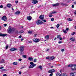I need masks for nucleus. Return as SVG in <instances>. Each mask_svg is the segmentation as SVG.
<instances>
[{
  "label": "nucleus",
  "mask_w": 76,
  "mask_h": 76,
  "mask_svg": "<svg viewBox=\"0 0 76 76\" xmlns=\"http://www.w3.org/2000/svg\"><path fill=\"white\" fill-rule=\"evenodd\" d=\"M73 66V64H70V65H68V67H72V66Z\"/></svg>",
  "instance_id": "obj_30"
},
{
  "label": "nucleus",
  "mask_w": 76,
  "mask_h": 76,
  "mask_svg": "<svg viewBox=\"0 0 76 76\" xmlns=\"http://www.w3.org/2000/svg\"><path fill=\"white\" fill-rule=\"evenodd\" d=\"M70 39L71 40V41H74L75 40V38L73 37H72Z\"/></svg>",
  "instance_id": "obj_21"
},
{
  "label": "nucleus",
  "mask_w": 76,
  "mask_h": 76,
  "mask_svg": "<svg viewBox=\"0 0 76 76\" xmlns=\"http://www.w3.org/2000/svg\"><path fill=\"white\" fill-rule=\"evenodd\" d=\"M37 60L36 58H35L34 59V62H35L37 61Z\"/></svg>",
  "instance_id": "obj_39"
},
{
  "label": "nucleus",
  "mask_w": 76,
  "mask_h": 76,
  "mask_svg": "<svg viewBox=\"0 0 76 76\" xmlns=\"http://www.w3.org/2000/svg\"><path fill=\"white\" fill-rule=\"evenodd\" d=\"M24 68H25V66H23L21 67L20 69H24Z\"/></svg>",
  "instance_id": "obj_32"
},
{
  "label": "nucleus",
  "mask_w": 76,
  "mask_h": 76,
  "mask_svg": "<svg viewBox=\"0 0 76 76\" xmlns=\"http://www.w3.org/2000/svg\"><path fill=\"white\" fill-rule=\"evenodd\" d=\"M0 8H3V6L2 5H1L0 6Z\"/></svg>",
  "instance_id": "obj_47"
},
{
  "label": "nucleus",
  "mask_w": 76,
  "mask_h": 76,
  "mask_svg": "<svg viewBox=\"0 0 76 76\" xmlns=\"http://www.w3.org/2000/svg\"><path fill=\"white\" fill-rule=\"evenodd\" d=\"M61 51H64V49H62Z\"/></svg>",
  "instance_id": "obj_55"
},
{
  "label": "nucleus",
  "mask_w": 76,
  "mask_h": 76,
  "mask_svg": "<svg viewBox=\"0 0 76 76\" xmlns=\"http://www.w3.org/2000/svg\"><path fill=\"white\" fill-rule=\"evenodd\" d=\"M33 59H34V58L29 57L28 58V60H29L30 61H33Z\"/></svg>",
  "instance_id": "obj_18"
},
{
  "label": "nucleus",
  "mask_w": 76,
  "mask_h": 76,
  "mask_svg": "<svg viewBox=\"0 0 76 76\" xmlns=\"http://www.w3.org/2000/svg\"><path fill=\"white\" fill-rule=\"evenodd\" d=\"M66 31H69V28H66Z\"/></svg>",
  "instance_id": "obj_58"
},
{
  "label": "nucleus",
  "mask_w": 76,
  "mask_h": 76,
  "mask_svg": "<svg viewBox=\"0 0 76 76\" xmlns=\"http://www.w3.org/2000/svg\"><path fill=\"white\" fill-rule=\"evenodd\" d=\"M59 26H60V24H58L57 25L56 27L57 28H58Z\"/></svg>",
  "instance_id": "obj_35"
},
{
  "label": "nucleus",
  "mask_w": 76,
  "mask_h": 76,
  "mask_svg": "<svg viewBox=\"0 0 76 76\" xmlns=\"http://www.w3.org/2000/svg\"><path fill=\"white\" fill-rule=\"evenodd\" d=\"M53 73H51L50 75L49 76H53Z\"/></svg>",
  "instance_id": "obj_45"
},
{
  "label": "nucleus",
  "mask_w": 76,
  "mask_h": 76,
  "mask_svg": "<svg viewBox=\"0 0 76 76\" xmlns=\"http://www.w3.org/2000/svg\"><path fill=\"white\" fill-rule=\"evenodd\" d=\"M13 64L14 65H17V64H18V62H14L13 63Z\"/></svg>",
  "instance_id": "obj_22"
},
{
  "label": "nucleus",
  "mask_w": 76,
  "mask_h": 76,
  "mask_svg": "<svg viewBox=\"0 0 76 76\" xmlns=\"http://www.w3.org/2000/svg\"><path fill=\"white\" fill-rule=\"evenodd\" d=\"M3 66L1 67L0 68V69H3Z\"/></svg>",
  "instance_id": "obj_56"
},
{
  "label": "nucleus",
  "mask_w": 76,
  "mask_h": 76,
  "mask_svg": "<svg viewBox=\"0 0 76 76\" xmlns=\"http://www.w3.org/2000/svg\"><path fill=\"white\" fill-rule=\"evenodd\" d=\"M20 13V11H17L15 12V14L16 15H19Z\"/></svg>",
  "instance_id": "obj_19"
},
{
  "label": "nucleus",
  "mask_w": 76,
  "mask_h": 76,
  "mask_svg": "<svg viewBox=\"0 0 76 76\" xmlns=\"http://www.w3.org/2000/svg\"><path fill=\"white\" fill-rule=\"evenodd\" d=\"M61 35H58L57 36V38H60V37H61Z\"/></svg>",
  "instance_id": "obj_24"
},
{
  "label": "nucleus",
  "mask_w": 76,
  "mask_h": 76,
  "mask_svg": "<svg viewBox=\"0 0 76 76\" xmlns=\"http://www.w3.org/2000/svg\"><path fill=\"white\" fill-rule=\"evenodd\" d=\"M7 7H9V8H10V7H12V5H11V4H8L7 5Z\"/></svg>",
  "instance_id": "obj_17"
},
{
  "label": "nucleus",
  "mask_w": 76,
  "mask_h": 76,
  "mask_svg": "<svg viewBox=\"0 0 76 76\" xmlns=\"http://www.w3.org/2000/svg\"><path fill=\"white\" fill-rule=\"evenodd\" d=\"M54 18H52L51 19V21L53 22V21H54Z\"/></svg>",
  "instance_id": "obj_43"
},
{
  "label": "nucleus",
  "mask_w": 76,
  "mask_h": 76,
  "mask_svg": "<svg viewBox=\"0 0 76 76\" xmlns=\"http://www.w3.org/2000/svg\"><path fill=\"white\" fill-rule=\"evenodd\" d=\"M60 5V3H57L56 4H52V6H59V5Z\"/></svg>",
  "instance_id": "obj_10"
},
{
  "label": "nucleus",
  "mask_w": 76,
  "mask_h": 76,
  "mask_svg": "<svg viewBox=\"0 0 76 76\" xmlns=\"http://www.w3.org/2000/svg\"><path fill=\"white\" fill-rule=\"evenodd\" d=\"M63 32H64L65 34H66L67 33V32L66 31V30H65L64 29H63L62 31Z\"/></svg>",
  "instance_id": "obj_23"
},
{
  "label": "nucleus",
  "mask_w": 76,
  "mask_h": 76,
  "mask_svg": "<svg viewBox=\"0 0 76 76\" xmlns=\"http://www.w3.org/2000/svg\"><path fill=\"white\" fill-rule=\"evenodd\" d=\"M38 68H39V69H40V70H42V66H39L38 67Z\"/></svg>",
  "instance_id": "obj_33"
},
{
  "label": "nucleus",
  "mask_w": 76,
  "mask_h": 76,
  "mask_svg": "<svg viewBox=\"0 0 76 76\" xmlns=\"http://www.w3.org/2000/svg\"><path fill=\"white\" fill-rule=\"evenodd\" d=\"M75 72H72L70 74V76H75Z\"/></svg>",
  "instance_id": "obj_16"
},
{
  "label": "nucleus",
  "mask_w": 76,
  "mask_h": 76,
  "mask_svg": "<svg viewBox=\"0 0 76 76\" xmlns=\"http://www.w3.org/2000/svg\"><path fill=\"white\" fill-rule=\"evenodd\" d=\"M72 8H74V5H72Z\"/></svg>",
  "instance_id": "obj_63"
},
{
  "label": "nucleus",
  "mask_w": 76,
  "mask_h": 76,
  "mask_svg": "<svg viewBox=\"0 0 76 76\" xmlns=\"http://www.w3.org/2000/svg\"><path fill=\"white\" fill-rule=\"evenodd\" d=\"M20 51L21 52H23L25 48V46H22L20 47Z\"/></svg>",
  "instance_id": "obj_2"
},
{
  "label": "nucleus",
  "mask_w": 76,
  "mask_h": 76,
  "mask_svg": "<svg viewBox=\"0 0 76 76\" xmlns=\"http://www.w3.org/2000/svg\"><path fill=\"white\" fill-rule=\"evenodd\" d=\"M74 13L75 15H76V11L74 12Z\"/></svg>",
  "instance_id": "obj_64"
},
{
  "label": "nucleus",
  "mask_w": 76,
  "mask_h": 76,
  "mask_svg": "<svg viewBox=\"0 0 76 76\" xmlns=\"http://www.w3.org/2000/svg\"><path fill=\"white\" fill-rule=\"evenodd\" d=\"M40 41V39L37 38L34 39H33L34 42H36V43L38 42H39Z\"/></svg>",
  "instance_id": "obj_5"
},
{
  "label": "nucleus",
  "mask_w": 76,
  "mask_h": 76,
  "mask_svg": "<svg viewBox=\"0 0 76 76\" xmlns=\"http://www.w3.org/2000/svg\"><path fill=\"white\" fill-rule=\"evenodd\" d=\"M63 75H61V76H67V75L66 74H62Z\"/></svg>",
  "instance_id": "obj_29"
},
{
  "label": "nucleus",
  "mask_w": 76,
  "mask_h": 76,
  "mask_svg": "<svg viewBox=\"0 0 76 76\" xmlns=\"http://www.w3.org/2000/svg\"><path fill=\"white\" fill-rule=\"evenodd\" d=\"M54 58H55V57H54V56L50 57V58H49L50 60H54Z\"/></svg>",
  "instance_id": "obj_15"
},
{
  "label": "nucleus",
  "mask_w": 76,
  "mask_h": 76,
  "mask_svg": "<svg viewBox=\"0 0 76 76\" xmlns=\"http://www.w3.org/2000/svg\"><path fill=\"white\" fill-rule=\"evenodd\" d=\"M19 38H22V36L20 35V36L19 37Z\"/></svg>",
  "instance_id": "obj_57"
},
{
  "label": "nucleus",
  "mask_w": 76,
  "mask_h": 76,
  "mask_svg": "<svg viewBox=\"0 0 76 76\" xmlns=\"http://www.w3.org/2000/svg\"><path fill=\"white\" fill-rule=\"evenodd\" d=\"M2 19L4 21H6V20H7V17L6 16L4 15L2 18Z\"/></svg>",
  "instance_id": "obj_6"
},
{
  "label": "nucleus",
  "mask_w": 76,
  "mask_h": 76,
  "mask_svg": "<svg viewBox=\"0 0 76 76\" xmlns=\"http://www.w3.org/2000/svg\"><path fill=\"white\" fill-rule=\"evenodd\" d=\"M22 56H23V57L24 58H26V56L25 55H23Z\"/></svg>",
  "instance_id": "obj_36"
},
{
  "label": "nucleus",
  "mask_w": 76,
  "mask_h": 76,
  "mask_svg": "<svg viewBox=\"0 0 76 76\" xmlns=\"http://www.w3.org/2000/svg\"><path fill=\"white\" fill-rule=\"evenodd\" d=\"M44 18V16L42 15H41L39 17V19H42V20Z\"/></svg>",
  "instance_id": "obj_9"
},
{
  "label": "nucleus",
  "mask_w": 76,
  "mask_h": 76,
  "mask_svg": "<svg viewBox=\"0 0 76 76\" xmlns=\"http://www.w3.org/2000/svg\"><path fill=\"white\" fill-rule=\"evenodd\" d=\"M49 35H48L45 36V39L46 40H48L49 39Z\"/></svg>",
  "instance_id": "obj_13"
},
{
  "label": "nucleus",
  "mask_w": 76,
  "mask_h": 76,
  "mask_svg": "<svg viewBox=\"0 0 76 76\" xmlns=\"http://www.w3.org/2000/svg\"><path fill=\"white\" fill-rule=\"evenodd\" d=\"M30 64L31 65L29 66V69H31V68H33L35 66H36V64H34V63L33 62H30Z\"/></svg>",
  "instance_id": "obj_1"
},
{
  "label": "nucleus",
  "mask_w": 76,
  "mask_h": 76,
  "mask_svg": "<svg viewBox=\"0 0 76 76\" xmlns=\"http://www.w3.org/2000/svg\"><path fill=\"white\" fill-rule=\"evenodd\" d=\"M73 3L74 4H76V2H74Z\"/></svg>",
  "instance_id": "obj_62"
},
{
  "label": "nucleus",
  "mask_w": 76,
  "mask_h": 76,
  "mask_svg": "<svg viewBox=\"0 0 76 76\" xmlns=\"http://www.w3.org/2000/svg\"><path fill=\"white\" fill-rule=\"evenodd\" d=\"M12 29V28H11V26H10L9 27V29Z\"/></svg>",
  "instance_id": "obj_54"
},
{
  "label": "nucleus",
  "mask_w": 76,
  "mask_h": 76,
  "mask_svg": "<svg viewBox=\"0 0 76 76\" xmlns=\"http://www.w3.org/2000/svg\"><path fill=\"white\" fill-rule=\"evenodd\" d=\"M8 47H9V46H6V49H7Z\"/></svg>",
  "instance_id": "obj_48"
},
{
  "label": "nucleus",
  "mask_w": 76,
  "mask_h": 76,
  "mask_svg": "<svg viewBox=\"0 0 76 76\" xmlns=\"http://www.w3.org/2000/svg\"><path fill=\"white\" fill-rule=\"evenodd\" d=\"M4 61V59H2L1 61V63H3Z\"/></svg>",
  "instance_id": "obj_40"
},
{
  "label": "nucleus",
  "mask_w": 76,
  "mask_h": 76,
  "mask_svg": "<svg viewBox=\"0 0 76 76\" xmlns=\"http://www.w3.org/2000/svg\"><path fill=\"white\" fill-rule=\"evenodd\" d=\"M37 34H34V37H36L37 36Z\"/></svg>",
  "instance_id": "obj_60"
},
{
  "label": "nucleus",
  "mask_w": 76,
  "mask_h": 76,
  "mask_svg": "<svg viewBox=\"0 0 76 76\" xmlns=\"http://www.w3.org/2000/svg\"><path fill=\"white\" fill-rule=\"evenodd\" d=\"M61 5H63V6H65L66 5V4H64L63 3H61Z\"/></svg>",
  "instance_id": "obj_37"
},
{
  "label": "nucleus",
  "mask_w": 76,
  "mask_h": 76,
  "mask_svg": "<svg viewBox=\"0 0 76 76\" xmlns=\"http://www.w3.org/2000/svg\"><path fill=\"white\" fill-rule=\"evenodd\" d=\"M67 20L69 21H72V19H70V18H68L67 19Z\"/></svg>",
  "instance_id": "obj_25"
},
{
  "label": "nucleus",
  "mask_w": 76,
  "mask_h": 76,
  "mask_svg": "<svg viewBox=\"0 0 76 76\" xmlns=\"http://www.w3.org/2000/svg\"><path fill=\"white\" fill-rule=\"evenodd\" d=\"M43 22H42V21L41 20H39L37 21L36 23L37 25H41V24H42Z\"/></svg>",
  "instance_id": "obj_4"
},
{
  "label": "nucleus",
  "mask_w": 76,
  "mask_h": 76,
  "mask_svg": "<svg viewBox=\"0 0 76 76\" xmlns=\"http://www.w3.org/2000/svg\"><path fill=\"white\" fill-rule=\"evenodd\" d=\"M58 44H61V43H62V41H60L58 42Z\"/></svg>",
  "instance_id": "obj_46"
},
{
  "label": "nucleus",
  "mask_w": 76,
  "mask_h": 76,
  "mask_svg": "<svg viewBox=\"0 0 76 76\" xmlns=\"http://www.w3.org/2000/svg\"><path fill=\"white\" fill-rule=\"evenodd\" d=\"M18 60L20 61H22V59L19 58V59H18Z\"/></svg>",
  "instance_id": "obj_49"
},
{
  "label": "nucleus",
  "mask_w": 76,
  "mask_h": 76,
  "mask_svg": "<svg viewBox=\"0 0 76 76\" xmlns=\"http://www.w3.org/2000/svg\"><path fill=\"white\" fill-rule=\"evenodd\" d=\"M76 69V65L75 64H72V70H75Z\"/></svg>",
  "instance_id": "obj_3"
},
{
  "label": "nucleus",
  "mask_w": 76,
  "mask_h": 76,
  "mask_svg": "<svg viewBox=\"0 0 76 76\" xmlns=\"http://www.w3.org/2000/svg\"><path fill=\"white\" fill-rule=\"evenodd\" d=\"M19 75H21V74H22V72H19Z\"/></svg>",
  "instance_id": "obj_51"
},
{
  "label": "nucleus",
  "mask_w": 76,
  "mask_h": 76,
  "mask_svg": "<svg viewBox=\"0 0 76 76\" xmlns=\"http://www.w3.org/2000/svg\"><path fill=\"white\" fill-rule=\"evenodd\" d=\"M28 34H31L32 33V31H29L28 32Z\"/></svg>",
  "instance_id": "obj_31"
},
{
  "label": "nucleus",
  "mask_w": 76,
  "mask_h": 76,
  "mask_svg": "<svg viewBox=\"0 0 76 76\" xmlns=\"http://www.w3.org/2000/svg\"><path fill=\"white\" fill-rule=\"evenodd\" d=\"M1 70V71H7V70L6 69H2Z\"/></svg>",
  "instance_id": "obj_41"
},
{
  "label": "nucleus",
  "mask_w": 76,
  "mask_h": 76,
  "mask_svg": "<svg viewBox=\"0 0 76 76\" xmlns=\"http://www.w3.org/2000/svg\"><path fill=\"white\" fill-rule=\"evenodd\" d=\"M22 33H23V31L21 30L19 31V34H22Z\"/></svg>",
  "instance_id": "obj_28"
},
{
  "label": "nucleus",
  "mask_w": 76,
  "mask_h": 76,
  "mask_svg": "<svg viewBox=\"0 0 76 76\" xmlns=\"http://www.w3.org/2000/svg\"><path fill=\"white\" fill-rule=\"evenodd\" d=\"M56 71V70L54 69H51L50 70H49L48 71V73H53L54 72H55Z\"/></svg>",
  "instance_id": "obj_7"
},
{
  "label": "nucleus",
  "mask_w": 76,
  "mask_h": 76,
  "mask_svg": "<svg viewBox=\"0 0 76 76\" xmlns=\"http://www.w3.org/2000/svg\"><path fill=\"white\" fill-rule=\"evenodd\" d=\"M49 16L50 17H52V16H53V15L52 14L49 15Z\"/></svg>",
  "instance_id": "obj_42"
},
{
  "label": "nucleus",
  "mask_w": 76,
  "mask_h": 76,
  "mask_svg": "<svg viewBox=\"0 0 76 76\" xmlns=\"http://www.w3.org/2000/svg\"><path fill=\"white\" fill-rule=\"evenodd\" d=\"M7 35V34H2L1 33H0V37H4L5 36Z\"/></svg>",
  "instance_id": "obj_8"
},
{
  "label": "nucleus",
  "mask_w": 76,
  "mask_h": 76,
  "mask_svg": "<svg viewBox=\"0 0 76 76\" xmlns=\"http://www.w3.org/2000/svg\"><path fill=\"white\" fill-rule=\"evenodd\" d=\"M11 51H14L16 50H17V49L14 48H11L10 49Z\"/></svg>",
  "instance_id": "obj_11"
},
{
  "label": "nucleus",
  "mask_w": 76,
  "mask_h": 76,
  "mask_svg": "<svg viewBox=\"0 0 76 76\" xmlns=\"http://www.w3.org/2000/svg\"><path fill=\"white\" fill-rule=\"evenodd\" d=\"M46 58V59H47V60H50V57L48 56Z\"/></svg>",
  "instance_id": "obj_34"
},
{
  "label": "nucleus",
  "mask_w": 76,
  "mask_h": 76,
  "mask_svg": "<svg viewBox=\"0 0 76 76\" xmlns=\"http://www.w3.org/2000/svg\"><path fill=\"white\" fill-rule=\"evenodd\" d=\"M38 2V1H37L33 0L32 1V3H34V4H36Z\"/></svg>",
  "instance_id": "obj_14"
},
{
  "label": "nucleus",
  "mask_w": 76,
  "mask_h": 76,
  "mask_svg": "<svg viewBox=\"0 0 76 76\" xmlns=\"http://www.w3.org/2000/svg\"><path fill=\"white\" fill-rule=\"evenodd\" d=\"M3 76H7V75H6V74H4L3 75Z\"/></svg>",
  "instance_id": "obj_59"
},
{
  "label": "nucleus",
  "mask_w": 76,
  "mask_h": 76,
  "mask_svg": "<svg viewBox=\"0 0 76 76\" xmlns=\"http://www.w3.org/2000/svg\"><path fill=\"white\" fill-rule=\"evenodd\" d=\"M59 39H60V40H63V38H61L60 37L59 38Z\"/></svg>",
  "instance_id": "obj_50"
},
{
  "label": "nucleus",
  "mask_w": 76,
  "mask_h": 76,
  "mask_svg": "<svg viewBox=\"0 0 76 76\" xmlns=\"http://www.w3.org/2000/svg\"><path fill=\"white\" fill-rule=\"evenodd\" d=\"M75 34L76 33L75 32H73L71 34V35H75Z\"/></svg>",
  "instance_id": "obj_38"
},
{
  "label": "nucleus",
  "mask_w": 76,
  "mask_h": 76,
  "mask_svg": "<svg viewBox=\"0 0 76 76\" xmlns=\"http://www.w3.org/2000/svg\"><path fill=\"white\" fill-rule=\"evenodd\" d=\"M43 21H44V22H47V20H43Z\"/></svg>",
  "instance_id": "obj_52"
},
{
  "label": "nucleus",
  "mask_w": 76,
  "mask_h": 76,
  "mask_svg": "<svg viewBox=\"0 0 76 76\" xmlns=\"http://www.w3.org/2000/svg\"><path fill=\"white\" fill-rule=\"evenodd\" d=\"M61 74L60 73H57L56 75V76H61Z\"/></svg>",
  "instance_id": "obj_20"
},
{
  "label": "nucleus",
  "mask_w": 76,
  "mask_h": 76,
  "mask_svg": "<svg viewBox=\"0 0 76 76\" xmlns=\"http://www.w3.org/2000/svg\"><path fill=\"white\" fill-rule=\"evenodd\" d=\"M7 26V24H5L4 25V26Z\"/></svg>",
  "instance_id": "obj_53"
},
{
  "label": "nucleus",
  "mask_w": 76,
  "mask_h": 76,
  "mask_svg": "<svg viewBox=\"0 0 76 76\" xmlns=\"http://www.w3.org/2000/svg\"><path fill=\"white\" fill-rule=\"evenodd\" d=\"M12 31H14L15 29L14 28H11Z\"/></svg>",
  "instance_id": "obj_44"
},
{
  "label": "nucleus",
  "mask_w": 76,
  "mask_h": 76,
  "mask_svg": "<svg viewBox=\"0 0 76 76\" xmlns=\"http://www.w3.org/2000/svg\"><path fill=\"white\" fill-rule=\"evenodd\" d=\"M27 18L28 20H31L32 19V17H31V16H28L27 17Z\"/></svg>",
  "instance_id": "obj_12"
},
{
  "label": "nucleus",
  "mask_w": 76,
  "mask_h": 76,
  "mask_svg": "<svg viewBox=\"0 0 76 76\" xmlns=\"http://www.w3.org/2000/svg\"><path fill=\"white\" fill-rule=\"evenodd\" d=\"M56 13V11L54 12H51L50 13V14H54V13Z\"/></svg>",
  "instance_id": "obj_26"
},
{
  "label": "nucleus",
  "mask_w": 76,
  "mask_h": 76,
  "mask_svg": "<svg viewBox=\"0 0 76 76\" xmlns=\"http://www.w3.org/2000/svg\"><path fill=\"white\" fill-rule=\"evenodd\" d=\"M18 1H15V3H16V4H17V3H18Z\"/></svg>",
  "instance_id": "obj_61"
},
{
  "label": "nucleus",
  "mask_w": 76,
  "mask_h": 76,
  "mask_svg": "<svg viewBox=\"0 0 76 76\" xmlns=\"http://www.w3.org/2000/svg\"><path fill=\"white\" fill-rule=\"evenodd\" d=\"M12 29H9V30L8 31V32L9 33H10V32H12Z\"/></svg>",
  "instance_id": "obj_27"
}]
</instances>
